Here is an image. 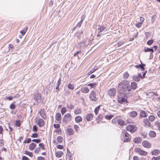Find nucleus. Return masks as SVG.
<instances>
[{"instance_id": "obj_1", "label": "nucleus", "mask_w": 160, "mask_h": 160, "mask_svg": "<svg viewBox=\"0 0 160 160\" xmlns=\"http://www.w3.org/2000/svg\"><path fill=\"white\" fill-rule=\"evenodd\" d=\"M131 90L129 82L127 80L121 81L118 85V91L121 94L120 96L122 94H127L128 92H129Z\"/></svg>"}, {"instance_id": "obj_2", "label": "nucleus", "mask_w": 160, "mask_h": 160, "mask_svg": "<svg viewBox=\"0 0 160 160\" xmlns=\"http://www.w3.org/2000/svg\"><path fill=\"white\" fill-rule=\"evenodd\" d=\"M44 97H42V96L40 92H38L35 95L34 100L38 104L40 103L42 104L43 103V100Z\"/></svg>"}, {"instance_id": "obj_3", "label": "nucleus", "mask_w": 160, "mask_h": 160, "mask_svg": "<svg viewBox=\"0 0 160 160\" xmlns=\"http://www.w3.org/2000/svg\"><path fill=\"white\" fill-rule=\"evenodd\" d=\"M126 94H122L120 96L121 94L119 93V96L118 98V101L119 102L121 103H125L127 102L125 95Z\"/></svg>"}, {"instance_id": "obj_4", "label": "nucleus", "mask_w": 160, "mask_h": 160, "mask_svg": "<svg viewBox=\"0 0 160 160\" xmlns=\"http://www.w3.org/2000/svg\"><path fill=\"white\" fill-rule=\"evenodd\" d=\"M96 92L94 91H92L90 94V99L92 101H97L98 98L96 97Z\"/></svg>"}, {"instance_id": "obj_5", "label": "nucleus", "mask_w": 160, "mask_h": 160, "mask_svg": "<svg viewBox=\"0 0 160 160\" xmlns=\"http://www.w3.org/2000/svg\"><path fill=\"white\" fill-rule=\"evenodd\" d=\"M71 116L70 113H67L65 114L63 119V122L66 123L71 120Z\"/></svg>"}, {"instance_id": "obj_6", "label": "nucleus", "mask_w": 160, "mask_h": 160, "mask_svg": "<svg viewBox=\"0 0 160 160\" xmlns=\"http://www.w3.org/2000/svg\"><path fill=\"white\" fill-rule=\"evenodd\" d=\"M135 151L138 152L141 155L144 156H146L147 154V152L142 150L140 148H136L135 149Z\"/></svg>"}, {"instance_id": "obj_7", "label": "nucleus", "mask_w": 160, "mask_h": 160, "mask_svg": "<svg viewBox=\"0 0 160 160\" xmlns=\"http://www.w3.org/2000/svg\"><path fill=\"white\" fill-rule=\"evenodd\" d=\"M108 95L111 97H114L116 94V89L114 88H112L108 91Z\"/></svg>"}, {"instance_id": "obj_8", "label": "nucleus", "mask_w": 160, "mask_h": 160, "mask_svg": "<svg viewBox=\"0 0 160 160\" xmlns=\"http://www.w3.org/2000/svg\"><path fill=\"white\" fill-rule=\"evenodd\" d=\"M141 74L140 73H138V75H134L132 77V79L133 80L137 82H138L141 79Z\"/></svg>"}, {"instance_id": "obj_9", "label": "nucleus", "mask_w": 160, "mask_h": 160, "mask_svg": "<svg viewBox=\"0 0 160 160\" xmlns=\"http://www.w3.org/2000/svg\"><path fill=\"white\" fill-rule=\"evenodd\" d=\"M38 113H39L41 117L44 119L47 118V116L45 111L44 109H41Z\"/></svg>"}, {"instance_id": "obj_10", "label": "nucleus", "mask_w": 160, "mask_h": 160, "mask_svg": "<svg viewBox=\"0 0 160 160\" xmlns=\"http://www.w3.org/2000/svg\"><path fill=\"white\" fill-rule=\"evenodd\" d=\"M142 145L144 147L149 148L151 146V144L150 142L147 141H144L142 142Z\"/></svg>"}, {"instance_id": "obj_11", "label": "nucleus", "mask_w": 160, "mask_h": 160, "mask_svg": "<svg viewBox=\"0 0 160 160\" xmlns=\"http://www.w3.org/2000/svg\"><path fill=\"white\" fill-rule=\"evenodd\" d=\"M66 133L69 136L72 135L74 134V131L72 128H68L66 131Z\"/></svg>"}, {"instance_id": "obj_12", "label": "nucleus", "mask_w": 160, "mask_h": 160, "mask_svg": "<svg viewBox=\"0 0 160 160\" xmlns=\"http://www.w3.org/2000/svg\"><path fill=\"white\" fill-rule=\"evenodd\" d=\"M126 128L127 130L131 132H133L135 131V130H134L135 127L134 125H128L126 127Z\"/></svg>"}, {"instance_id": "obj_13", "label": "nucleus", "mask_w": 160, "mask_h": 160, "mask_svg": "<svg viewBox=\"0 0 160 160\" xmlns=\"http://www.w3.org/2000/svg\"><path fill=\"white\" fill-rule=\"evenodd\" d=\"M38 124L39 127H42L44 125V121L43 119L40 118L38 120Z\"/></svg>"}, {"instance_id": "obj_14", "label": "nucleus", "mask_w": 160, "mask_h": 160, "mask_svg": "<svg viewBox=\"0 0 160 160\" xmlns=\"http://www.w3.org/2000/svg\"><path fill=\"white\" fill-rule=\"evenodd\" d=\"M148 116V113L145 111L141 110L140 113V118L146 117Z\"/></svg>"}, {"instance_id": "obj_15", "label": "nucleus", "mask_w": 160, "mask_h": 160, "mask_svg": "<svg viewBox=\"0 0 160 160\" xmlns=\"http://www.w3.org/2000/svg\"><path fill=\"white\" fill-rule=\"evenodd\" d=\"M56 156L58 158H60L63 155V152L61 151L56 152L55 153Z\"/></svg>"}, {"instance_id": "obj_16", "label": "nucleus", "mask_w": 160, "mask_h": 160, "mask_svg": "<svg viewBox=\"0 0 160 160\" xmlns=\"http://www.w3.org/2000/svg\"><path fill=\"white\" fill-rule=\"evenodd\" d=\"M93 118V115L92 114L89 113L86 115V119L88 121H91Z\"/></svg>"}, {"instance_id": "obj_17", "label": "nucleus", "mask_w": 160, "mask_h": 160, "mask_svg": "<svg viewBox=\"0 0 160 160\" xmlns=\"http://www.w3.org/2000/svg\"><path fill=\"white\" fill-rule=\"evenodd\" d=\"M105 29V28L104 27H102L101 26H99L98 28V32L99 33H103L105 32L104 31Z\"/></svg>"}, {"instance_id": "obj_18", "label": "nucleus", "mask_w": 160, "mask_h": 160, "mask_svg": "<svg viewBox=\"0 0 160 160\" xmlns=\"http://www.w3.org/2000/svg\"><path fill=\"white\" fill-rule=\"evenodd\" d=\"M142 139L141 138L138 137L133 139V142L136 143H140L142 141Z\"/></svg>"}, {"instance_id": "obj_19", "label": "nucleus", "mask_w": 160, "mask_h": 160, "mask_svg": "<svg viewBox=\"0 0 160 160\" xmlns=\"http://www.w3.org/2000/svg\"><path fill=\"white\" fill-rule=\"evenodd\" d=\"M55 118L58 121H61V115L60 112H58L56 113L55 116Z\"/></svg>"}, {"instance_id": "obj_20", "label": "nucleus", "mask_w": 160, "mask_h": 160, "mask_svg": "<svg viewBox=\"0 0 160 160\" xmlns=\"http://www.w3.org/2000/svg\"><path fill=\"white\" fill-rule=\"evenodd\" d=\"M36 144L32 142L29 145V148L30 150H33L35 147L36 146Z\"/></svg>"}, {"instance_id": "obj_21", "label": "nucleus", "mask_w": 160, "mask_h": 160, "mask_svg": "<svg viewBox=\"0 0 160 160\" xmlns=\"http://www.w3.org/2000/svg\"><path fill=\"white\" fill-rule=\"evenodd\" d=\"M118 125L121 126H123L125 125V122L121 119L118 120Z\"/></svg>"}, {"instance_id": "obj_22", "label": "nucleus", "mask_w": 160, "mask_h": 160, "mask_svg": "<svg viewBox=\"0 0 160 160\" xmlns=\"http://www.w3.org/2000/svg\"><path fill=\"white\" fill-rule=\"evenodd\" d=\"M143 122L147 127H150L151 123L147 119H144L143 120Z\"/></svg>"}, {"instance_id": "obj_23", "label": "nucleus", "mask_w": 160, "mask_h": 160, "mask_svg": "<svg viewBox=\"0 0 160 160\" xmlns=\"http://www.w3.org/2000/svg\"><path fill=\"white\" fill-rule=\"evenodd\" d=\"M160 153V150L157 149L155 150L152 152V155H157Z\"/></svg>"}, {"instance_id": "obj_24", "label": "nucleus", "mask_w": 160, "mask_h": 160, "mask_svg": "<svg viewBox=\"0 0 160 160\" xmlns=\"http://www.w3.org/2000/svg\"><path fill=\"white\" fill-rule=\"evenodd\" d=\"M137 115V113L136 111H132L129 112V115L132 117H135Z\"/></svg>"}, {"instance_id": "obj_25", "label": "nucleus", "mask_w": 160, "mask_h": 160, "mask_svg": "<svg viewBox=\"0 0 160 160\" xmlns=\"http://www.w3.org/2000/svg\"><path fill=\"white\" fill-rule=\"evenodd\" d=\"M131 87L132 89L135 90L137 87V84L135 82H132L131 83Z\"/></svg>"}, {"instance_id": "obj_26", "label": "nucleus", "mask_w": 160, "mask_h": 160, "mask_svg": "<svg viewBox=\"0 0 160 160\" xmlns=\"http://www.w3.org/2000/svg\"><path fill=\"white\" fill-rule=\"evenodd\" d=\"M82 118L80 116H78L75 118V121L77 122H79L82 121Z\"/></svg>"}, {"instance_id": "obj_27", "label": "nucleus", "mask_w": 160, "mask_h": 160, "mask_svg": "<svg viewBox=\"0 0 160 160\" xmlns=\"http://www.w3.org/2000/svg\"><path fill=\"white\" fill-rule=\"evenodd\" d=\"M82 92L84 93H87L89 91V89L87 87H84L82 89Z\"/></svg>"}, {"instance_id": "obj_28", "label": "nucleus", "mask_w": 160, "mask_h": 160, "mask_svg": "<svg viewBox=\"0 0 160 160\" xmlns=\"http://www.w3.org/2000/svg\"><path fill=\"white\" fill-rule=\"evenodd\" d=\"M144 51L145 52H153L154 51V49L152 48H147L144 49Z\"/></svg>"}, {"instance_id": "obj_29", "label": "nucleus", "mask_w": 160, "mask_h": 160, "mask_svg": "<svg viewBox=\"0 0 160 160\" xmlns=\"http://www.w3.org/2000/svg\"><path fill=\"white\" fill-rule=\"evenodd\" d=\"M146 95L149 97H152L154 96L155 94V92H148L146 93Z\"/></svg>"}, {"instance_id": "obj_30", "label": "nucleus", "mask_w": 160, "mask_h": 160, "mask_svg": "<svg viewBox=\"0 0 160 160\" xmlns=\"http://www.w3.org/2000/svg\"><path fill=\"white\" fill-rule=\"evenodd\" d=\"M149 135L151 137H154L156 136V134L154 131H151L150 132Z\"/></svg>"}, {"instance_id": "obj_31", "label": "nucleus", "mask_w": 160, "mask_h": 160, "mask_svg": "<svg viewBox=\"0 0 160 160\" xmlns=\"http://www.w3.org/2000/svg\"><path fill=\"white\" fill-rule=\"evenodd\" d=\"M63 140V138L61 136H59L57 138V141L59 143H61L62 142Z\"/></svg>"}, {"instance_id": "obj_32", "label": "nucleus", "mask_w": 160, "mask_h": 160, "mask_svg": "<svg viewBox=\"0 0 160 160\" xmlns=\"http://www.w3.org/2000/svg\"><path fill=\"white\" fill-rule=\"evenodd\" d=\"M149 120L151 122L153 121L155 118V117L153 115H150L148 118Z\"/></svg>"}, {"instance_id": "obj_33", "label": "nucleus", "mask_w": 160, "mask_h": 160, "mask_svg": "<svg viewBox=\"0 0 160 160\" xmlns=\"http://www.w3.org/2000/svg\"><path fill=\"white\" fill-rule=\"evenodd\" d=\"M24 153L26 155H27L31 157H33V154L31 152H28L27 151L25 150L24 151Z\"/></svg>"}, {"instance_id": "obj_34", "label": "nucleus", "mask_w": 160, "mask_h": 160, "mask_svg": "<svg viewBox=\"0 0 160 160\" xmlns=\"http://www.w3.org/2000/svg\"><path fill=\"white\" fill-rule=\"evenodd\" d=\"M97 85V83L96 82H94L89 83L88 85V86H90L91 88H94Z\"/></svg>"}, {"instance_id": "obj_35", "label": "nucleus", "mask_w": 160, "mask_h": 160, "mask_svg": "<svg viewBox=\"0 0 160 160\" xmlns=\"http://www.w3.org/2000/svg\"><path fill=\"white\" fill-rule=\"evenodd\" d=\"M100 106L99 105L96 108L94 109V112L96 115H97L98 114V112L99 110L100 109Z\"/></svg>"}, {"instance_id": "obj_36", "label": "nucleus", "mask_w": 160, "mask_h": 160, "mask_svg": "<svg viewBox=\"0 0 160 160\" xmlns=\"http://www.w3.org/2000/svg\"><path fill=\"white\" fill-rule=\"evenodd\" d=\"M67 109L65 107H62L61 109V112L62 114H64L66 112Z\"/></svg>"}, {"instance_id": "obj_37", "label": "nucleus", "mask_w": 160, "mask_h": 160, "mask_svg": "<svg viewBox=\"0 0 160 160\" xmlns=\"http://www.w3.org/2000/svg\"><path fill=\"white\" fill-rule=\"evenodd\" d=\"M123 136V137H126V138H128V136H129V134L127 132H124L122 135V136ZM121 138H122V136L121 137Z\"/></svg>"}, {"instance_id": "obj_38", "label": "nucleus", "mask_w": 160, "mask_h": 160, "mask_svg": "<svg viewBox=\"0 0 160 160\" xmlns=\"http://www.w3.org/2000/svg\"><path fill=\"white\" fill-rule=\"evenodd\" d=\"M9 108L12 110L16 108V105L14 103H12L10 105Z\"/></svg>"}, {"instance_id": "obj_39", "label": "nucleus", "mask_w": 160, "mask_h": 160, "mask_svg": "<svg viewBox=\"0 0 160 160\" xmlns=\"http://www.w3.org/2000/svg\"><path fill=\"white\" fill-rule=\"evenodd\" d=\"M97 69V68L95 69V68H94L93 69L91 70L89 72H88L87 73V76H89L90 74L93 73L95 71H96Z\"/></svg>"}, {"instance_id": "obj_40", "label": "nucleus", "mask_w": 160, "mask_h": 160, "mask_svg": "<svg viewBox=\"0 0 160 160\" xmlns=\"http://www.w3.org/2000/svg\"><path fill=\"white\" fill-rule=\"evenodd\" d=\"M113 117V116L111 114L109 115H106L105 117L107 120H110Z\"/></svg>"}, {"instance_id": "obj_41", "label": "nucleus", "mask_w": 160, "mask_h": 160, "mask_svg": "<svg viewBox=\"0 0 160 160\" xmlns=\"http://www.w3.org/2000/svg\"><path fill=\"white\" fill-rule=\"evenodd\" d=\"M31 141V139L30 138H27L24 142L23 143H29Z\"/></svg>"}, {"instance_id": "obj_42", "label": "nucleus", "mask_w": 160, "mask_h": 160, "mask_svg": "<svg viewBox=\"0 0 160 160\" xmlns=\"http://www.w3.org/2000/svg\"><path fill=\"white\" fill-rule=\"evenodd\" d=\"M39 146L40 148H41L42 150H45V148L44 147V145L43 143H40L39 144Z\"/></svg>"}, {"instance_id": "obj_43", "label": "nucleus", "mask_w": 160, "mask_h": 160, "mask_svg": "<svg viewBox=\"0 0 160 160\" xmlns=\"http://www.w3.org/2000/svg\"><path fill=\"white\" fill-rule=\"evenodd\" d=\"M81 111L80 109H78L74 111V113L76 114H78L81 113Z\"/></svg>"}, {"instance_id": "obj_44", "label": "nucleus", "mask_w": 160, "mask_h": 160, "mask_svg": "<svg viewBox=\"0 0 160 160\" xmlns=\"http://www.w3.org/2000/svg\"><path fill=\"white\" fill-rule=\"evenodd\" d=\"M67 106L68 108L70 110H72L74 108V106L71 104L69 105L67 104Z\"/></svg>"}, {"instance_id": "obj_45", "label": "nucleus", "mask_w": 160, "mask_h": 160, "mask_svg": "<svg viewBox=\"0 0 160 160\" xmlns=\"http://www.w3.org/2000/svg\"><path fill=\"white\" fill-rule=\"evenodd\" d=\"M103 118L102 115V114L99 115L97 118L96 120H102Z\"/></svg>"}, {"instance_id": "obj_46", "label": "nucleus", "mask_w": 160, "mask_h": 160, "mask_svg": "<svg viewBox=\"0 0 160 160\" xmlns=\"http://www.w3.org/2000/svg\"><path fill=\"white\" fill-rule=\"evenodd\" d=\"M15 125L18 127H20L21 123L20 121L18 120L16 121Z\"/></svg>"}, {"instance_id": "obj_47", "label": "nucleus", "mask_w": 160, "mask_h": 160, "mask_svg": "<svg viewBox=\"0 0 160 160\" xmlns=\"http://www.w3.org/2000/svg\"><path fill=\"white\" fill-rule=\"evenodd\" d=\"M38 136V134L37 133H34L31 136V137L32 138H36Z\"/></svg>"}, {"instance_id": "obj_48", "label": "nucleus", "mask_w": 160, "mask_h": 160, "mask_svg": "<svg viewBox=\"0 0 160 160\" xmlns=\"http://www.w3.org/2000/svg\"><path fill=\"white\" fill-rule=\"evenodd\" d=\"M74 128L75 131L78 132L79 130V127L77 125H74Z\"/></svg>"}, {"instance_id": "obj_49", "label": "nucleus", "mask_w": 160, "mask_h": 160, "mask_svg": "<svg viewBox=\"0 0 160 160\" xmlns=\"http://www.w3.org/2000/svg\"><path fill=\"white\" fill-rule=\"evenodd\" d=\"M68 88L72 90H73L74 88V87L73 85L71 83H69L68 84Z\"/></svg>"}, {"instance_id": "obj_50", "label": "nucleus", "mask_w": 160, "mask_h": 160, "mask_svg": "<svg viewBox=\"0 0 160 160\" xmlns=\"http://www.w3.org/2000/svg\"><path fill=\"white\" fill-rule=\"evenodd\" d=\"M28 28H25L24 29L21 31H20V32L22 34V35H24L25 33Z\"/></svg>"}, {"instance_id": "obj_51", "label": "nucleus", "mask_w": 160, "mask_h": 160, "mask_svg": "<svg viewBox=\"0 0 160 160\" xmlns=\"http://www.w3.org/2000/svg\"><path fill=\"white\" fill-rule=\"evenodd\" d=\"M32 141L34 142L37 143H38L41 142V140L39 139H33Z\"/></svg>"}, {"instance_id": "obj_52", "label": "nucleus", "mask_w": 160, "mask_h": 160, "mask_svg": "<svg viewBox=\"0 0 160 160\" xmlns=\"http://www.w3.org/2000/svg\"><path fill=\"white\" fill-rule=\"evenodd\" d=\"M40 150L41 148H37L35 149L34 152L35 153H38Z\"/></svg>"}, {"instance_id": "obj_53", "label": "nucleus", "mask_w": 160, "mask_h": 160, "mask_svg": "<svg viewBox=\"0 0 160 160\" xmlns=\"http://www.w3.org/2000/svg\"><path fill=\"white\" fill-rule=\"evenodd\" d=\"M38 130V128L36 125L33 126L32 131L34 132H37Z\"/></svg>"}, {"instance_id": "obj_54", "label": "nucleus", "mask_w": 160, "mask_h": 160, "mask_svg": "<svg viewBox=\"0 0 160 160\" xmlns=\"http://www.w3.org/2000/svg\"><path fill=\"white\" fill-rule=\"evenodd\" d=\"M129 74L127 72H125L124 74L123 78H124L127 79L129 76Z\"/></svg>"}, {"instance_id": "obj_55", "label": "nucleus", "mask_w": 160, "mask_h": 160, "mask_svg": "<svg viewBox=\"0 0 160 160\" xmlns=\"http://www.w3.org/2000/svg\"><path fill=\"white\" fill-rule=\"evenodd\" d=\"M124 42L123 41H120L118 42H117L118 44V46H120L122 45L124 43Z\"/></svg>"}, {"instance_id": "obj_56", "label": "nucleus", "mask_w": 160, "mask_h": 160, "mask_svg": "<svg viewBox=\"0 0 160 160\" xmlns=\"http://www.w3.org/2000/svg\"><path fill=\"white\" fill-rule=\"evenodd\" d=\"M153 42V40L152 39H151L148 41L147 42V44L149 45H151Z\"/></svg>"}, {"instance_id": "obj_57", "label": "nucleus", "mask_w": 160, "mask_h": 160, "mask_svg": "<svg viewBox=\"0 0 160 160\" xmlns=\"http://www.w3.org/2000/svg\"><path fill=\"white\" fill-rule=\"evenodd\" d=\"M156 125L158 128V130L160 131V122H156Z\"/></svg>"}, {"instance_id": "obj_58", "label": "nucleus", "mask_w": 160, "mask_h": 160, "mask_svg": "<svg viewBox=\"0 0 160 160\" xmlns=\"http://www.w3.org/2000/svg\"><path fill=\"white\" fill-rule=\"evenodd\" d=\"M160 159V156L157 157H153L152 158V160H159Z\"/></svg>"}, {"instance_id": "obj_59", "label": "nucleus", "mask_w": 160, "mask_h": 160, "mask_svg": "<svg viewBox=\"0 0 160 160\" xmlns=\"http://www.w3.org/2000/svg\"><path fill=\"white\" fill-rule=\"evenodd\" d=\"M67 152L68 153V156L70 158L72 157V154L71 152L69 151V150L68 148L67 149Z\"/></svg>"}, {"instance_id": "obj_60", "label": "nucleus", "mask_w": 160, "mask_h": 160, "mask_svg": "<svg viewBox=\"0 0 160 160\" xmlns=\"http://www.w3.org/2000/svg\"><path fill=\"white\" fill-rule=\"evenodd\" d=\"M142 24V22H140L136 24L135 26L136 27H137L138 28H139L141 26Z\"/></svg>"}, {"instance_id": "obj_61", "label": "nucleus", "mask_w": 160, "mask_h": 160, "mask_svg": "<svg viewBox=\"0 0 160 160\" xmlns=\"http://www.w3.org/2000/svg\"><path fill=\"white\" fill-rule=\"evenodd\" d=\"M54 127L58 129L60 127V125L58 124H54Z\"/></svg>"}, {"instance_id": "obj_62", "label": "nucleus", "mask_w": 160, "mask_h": 160, "mask_svg": "<svg viewBox=\"0 0 160 160\" xmlns=\"http://www.w3.org/2000/svg\"><path fill=\"white\" fill-rule=\"evenodd\" d=\"M57 147L59 149H62L63 148V146L61 145H58L57 146Z\"/></svg>"}, {"instance_id": "obj_63", "label": "nucleus", "mask_w": 160, "mask_h": 160, "mask_svg": "<svg viewBox=\"0 0 160 160\" xmlns=\"http://www.w3.org/2000/svg\"><path fill=\"white\" fill-rule=\"evenodd\" d=\"M38 160H45V158L43 157L40 156L37 158Z\"/></svg>"}, {"instance_id": "obj_64", "label": "nucleus", "mask_w": 160, "mask_h": 160, "mask_svg": "<svg viewBox=\"0 0 160 160\" xmlns=\"http://www.w3.org/2000/svg\"><path fill=\"white\" fill-rule=\"evenodd\" d=\"M22 160H29V159L27 157L25 156H23L22 157Z\"/></svg>"}]
</instances>
